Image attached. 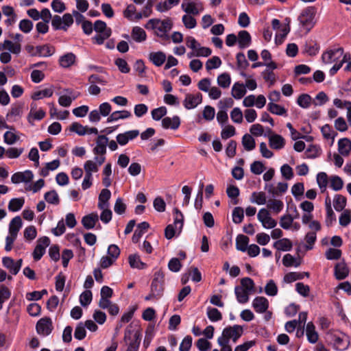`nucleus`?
I'll return each mask as SVG.
<instances>
[{
	"mask_svg": "<svg viewBox=\"0 0 351 351\" xmlns=\"http://www.w3.org/2000/svg\"><path fill=\"white\" fill-rule=\"evenodd\" d=\"M237 41L240 49L248 47L252 43V37L246 30H241L238 33Z\"/></svg>",
	"mask_w": 351,
	"mask_h": 351,
	"instance_id": "obj_17",
	"label": "nucleus"
},
{
	"mask_svg": "<svg viewBox=\"0 0 351 351\" xmlns=\"http://www.w3.org/2000/svg\"><path fill=\"white\" fill-rule=\"evenodd\" d=\"M53 91L51 88H45L42 90L35 92L32 98L34 100H38L43 97H50L53 95Z\"/></svg>",
	"mask_w": 351,
	"mask_h": 351,
	"instance_id": "obj_47",
	"label": "nucleus"
},
{
	"mask_svg": "<svg viewBox=\"0 0 351 351\" xmlns=\"http://www.w3.org/2000/svg\"><path fill=\"white\" fill-rule=\"evenodd\" d=\"M343 47L326 51L322 54V59L325 64H331L337 61L343 54Z\"/></svg>",
	"mask_w": 351,
	"mask_h": 351,
	"instance_id": "obj_7",
	"label": "nucleus"
},
{
	"mask_svg": "<svg viewBox=\"0 0 351 351\" xmlns=\"http://www.w3.org/2000/svg\"><path fill=\"white\" fill-rule=\"evenodd\" d=\"M317 13V8L314 6H308L302 10L298 16V21L300 26L308 32L315 26V19Z\"/></svg>",
	"mask_w": 351,
	"mask_h": 351,
	"instance_id": "obj_1",
	"label": "nucleus"
},
{
	"mask_svg": "<svg viewBox=\"0 0 351 351\" xmlns=\"http://www.w3.org/2000/svg\"><path fill=\"white\" fill-rule=\"evenodd\" d=\"M234 293L237 301L241 304H245L249 300V292L243 287L237 286L234 288Z\"/></svg>",
	"mask_w": 351,
	"mask_h": 351,
	"instance_id": "obj_30",
	"label": "nucleus"
},
{
	"mask_svg": "<svg viewBox=\"0 0 351 351\" xmlns=\"http://www.w3.org/2000/svg\"><path fill=\"white\" fill-rule=\"evenodd\" d=\"M167 59L166 54L162 51L151 52L149 54V60L155 66H162Z\"/></svg>",
	"mask_w": 351,
	"mask_h": 351,
	"instance_id": "obj_22",
	"label": "nucleus"
},
{
	"mask_svg": "<svg viewBox=\"0 0 351 351\" xmlns=\"http://www.w3.org/2000/svg\"><path fill=\"white\" fill-rule=\"evenodd\" d=\"M265 292L269 296H275L278 293V287L273 280H269L265 287Z\"/></svg>",
	"mask_w": 351,
	"mask_h": 351,
	"instance_id": "obj_48",
	"label": "nucleus"
},
{
	"mask_svg": "<svg viewBox=\"0 0 351 351\" xmlns=\"http://www.w3.org/2000/svg\"><path fill=\"white\" fill-rule=\"evenodd\" d=\"M11 291L5 285H0V310L3 308V303L11 296Z\"/></svg>",
	"mask_w": 351,
	"mask_h": 351,
	"instance_id": "obj_39",
	"label": "nucleus"
},
{
	"mask_svg": "<svg viewBox=\"0 0 351 351\" xmlns=\"http://www.w3.org/2000/svg\"><path fill=\"white\" fill-rule=\"evenodd\" d=\"M230 117L232 121L241 123L243 121V113L239 108H234L230 112Z\"/></svg>",
	"mask_w": 351,
	"mask_h": 351,
	"instance_id": "obj_62",
	"label": "nucleus"
},
{
	"mask_svg": "<svg viewBox=\"0 0 351 351\" xmlns=\"http://www.w3.org/2000/svg\"><path fill=\"white\" fill-rule=\"evenodd\" d=\"M246 93V89L243 84L237 82L232 88V95L236 99H241Z\"/></svg>",
	"mask_w": 351,
	"mask_h": 351,
	"instance_id": "obj_31",
	"label": "nucleus"
},
{
	"mask_svg": "<svg viewBox=\"0 0 351 351\" xmlns=\"http://www.w3.org/2000/svg\"><path fill=\"white\" fill-rule=\"evenodd\" d=\"M257 218L265 228H274L277 224L276 221L271 218L269 211L265 208H261L259 210Z\"/></svg>",
	"mask_w": 351,
	"mask_h": 351,
	"instance_id": "obj_9",
	"label": "nucleus"
},
{
	"mask_svg": "<svg viewBox=\"0 0 351 351\" xmlns=\"http://www.w3.org/2000/svg\"><path fill=\"white\" fill-rule=\"evenodd\" d=\"M269 144L272 149H281L285 145V140L281 135L274 134L269 137Z\"/></svg>",
	"mask_w": 351,
	"mask_h": 351,
	"instance_id": "obj_19",
	"label": "nucleus"
},
{
	"mask_svg": "<svg viewBox=\"0 0 351 351\" xmlns=\"http://www.w3.org/2000/svg\"><path fill=\"white\" fill-rule=\"evenodd\" d=\"M23 104L17 103L12 105L10 110L7 114V117H21L23 112Z\"/></svg>",
	"mask_w": 351,
	"mask_h": 351,
	"instance_id": "obj_52",
	"label": "nucleus"
},
{
	"mask_svg": "<svg viewBox=\"0 0 351 351\" xmlns=\"http://www.w3.org/2000/svg\"><path fill=\"white\" fill-rule=\"evenodd\" d=\"M86 331L83 322H80L75 330L74 337L77 340H82L86 337Z\"/></svg>",
	"mask_w": 351,
	"mask_h": 351,
	"instance_id": "obj_50",
	"label": "nucleus"
},
{
	"mask_svg": "<svg viewBox=\"0 0 351 351\" xmlns=\"http://www.w3.org/2000/svg\"><path fill=\"white\" fill-rule=\"evenodd\" d=\"M252 306L256 313H263L269 308V302L265 297L258 296L253 300Z\"/></svg>",
	"mask_w": 351,
	"mask_h": 351,
	"instance_id": "obj_13",
	"label": "nucleus"
},
{
	"mask_svg": "<svg viewBox=\"0 0 351 351\" xmlns=\"http://www.w3.org/2000/svg\"><path fill=\"white\" fill-rule=\"evenodd\" d=\"M128 261L132 268L143 269L147 267L146 263L141 261L140 256L137 254H130L128 257Z\"/></svg>",
	"mask_w": 351,
	"mask_h": 351,
	"instance_id": "obj_27",
	"label": "nucleus"
},
{
	"mask_svg": "<svg viewBox=\"0 0 351 351\" xmlns=\"http://www.w3.org/2000/svg\"><path fill=\"white\" fill-rule=\"evenodd\" d=\"M98 220V215L95 213H92L82 217V224L83 225L85 229L90 230L94 228Z\"/></svg>",
	"mask_w": 351,
	"mask_h": 351,
	"instance_id": "obj_18",
	"label": "nucleus"
},
{
	"mask_svg": "<svg viewBox=\"0 0 351 351\" xmlns=\"http://www.w3.org/2000/svg\"><path fill=\"white\" fill-rule=\"evenodd\" d=\"M56 51L55 47L49 45H38L36 47L35 52L32 53V56L49 57Z\"/></svg>",
	"mask_w": 351,
	"mask_h": 351,
	"instance_id": "obj_15",
	"label": "nucleus"
},
{
	"mask_svg": "<svg viewBox=\"0 0 351 351\" xmlns=\"http://www.w3.org/2000/svg\"><path fill=\"white\" fill-rule=\"evenodd\" d=\"M202 101V95L197 93L195 95L187 93L183 101V105L187 110L193 109L197 107Z\"/></svg>",
	"mask_w": 351,
	"mask_h": 351,
	"instance_id": "obj_10",
	"label": "nucleus"
},
{
	"mask_svg": "<svg viewBox=\"0 0 351 351\" xmlns=\"http://www.w3.org/2000/svg\"><path fill=\"white\" fill-rule=\"evenodd\" d=\"M349 274V269L345 262H340L335 267V276L337 280L346 278Z\"/></svg>",
	"mask_w": 351,
	"mask_h": 351,
	"instance_id": "obj_21",
	"label": "nucleus"
},
{
	"mask_svg": "<svg viewBox=\"0 0 351 351\" xmlns=\"http://www.w3.org/2000/svg\"><path fill=\"white\" fill-rule=\"evenodd\" d=\"M237 64L239 69L245 70L249 66V62L245 58V56L243 52H239L236 56Z\"/></svg>",
	"mask_w": 351,
	"mask_h": 351,
	"instance_id": "obj_49",
	"label": "nucleus"
},
{
	"mask_svg": "<svg viewBox=\"0 0 351 351\" xmlns=\"http://www.w3.org/2000/svg\"><path fill=\"white\" fill-rule=\"evenodd\" d=\"M343 182L342 179L337 176H334L330 178V187L335 191H338L343 188Z\"/></svg>",
	"mask_w": 351,
	"mask_h": 351,
	"instance_id": "obj_58",
	"label": "nucleus"
},
{
	"mask_svg": "<svg viewBox=\"0 0 351 351\" xmlns=\"http://www.w3.org/2000/svg\"><path fill=\"white\" fill-rule=\"evenodd\" d=\"M293 221V217L291 215H285L280 217V226L283 229L288 230L290 228Z\"/></svg>",
	"mask_w": 351,
	"mask_h": 351,
	"instance_id": "obj_59",
	"label": "nucleus"
},
{
	"mask_svg": "<svg viewBox=\"0 0 351 351\" xmlns=\"http://www.w3.org/2000/svg\"><path fill=\"white\" fill-rule=\"evenodd\" d=\"M131 116V112L126 110L115 111L110 114V116L107 119V122L110 123L112 121H118L119 119H128Z\"/></svg>",
	"mask_w": 351,
	"mask_h": 351,
	"instance_id": "obj_26",
	"label": "nucleus"
},
{
	"mask_svg": "<svg viewBox=\"0 0 351 351\" xmlns=\"http://www.w3.org/2000/svg\"><path fill=\"white\" fill-rule=\"evenodd\" d=\"M267 107L268 110L272 114L277 115H284L287 114V110L283 106L278 104L269 102Z\"/></svg>",
	"mask_w": 351,
	"mask_h": 351,
	"instance_id": "obj_42",
	"label": "nucleus"
},
{
	"mask_svg": "<svg viewBox=\"0 0 351 351\" xmlns=\"http://www.w3.org/2000/svg\"><path fill=\"white\" fill-rule=\"evenodd\" d=\"M25 203L23 198H13L8 204V209L12 212H16L21 209Z\"/></svg>",
	"mask_w": 351,
	"mask_h": 351,
	"instance_id": "obj_38",
	"label": "nucleus"
},
{
	"mask_svg": "<svg viewBox=\"0 0 351 351\" xmlns=\"http://www.w3.org/2000/svg\"><path fill=\"white\" fill-rule=\"evenodd\" d=\"M34 178L33 173L30 170H26L23 172L14 173L11 177V181L14 184L21 182L27 183L32 180Z\"/></svg>",
	"mask_w": 351,
	"mask_h": 351,
	"instance_id": "obj_12",
	"label": "nucleus"
},
{
	"mask_svg": "<svg viewBox=\"0 0 351 351\" xmlns=\"http://www.w3.org/2000/svg\"><path fill=\"white\" fill-rule=\"evenodd\" d=\"M330 337L333 341V348L337 351L346 350L350 346L349 337L345 334L338 336L335 334H330Z\"/></svg>",
	"mask_w": 351,
	"mask_h": 351,
	"instance_id": "obj_6",
	"label": "nucleus"
},
{
	"mask_svg": "<svg viewBox=\"0 0 351 351\" xmlns=\"http://www.w3.org/2000/svg\"><path fill=\"white\" fill-rule=\"evenodd\" d=\"M92 292L90 290H86L82 293L80 296V302L82 306H88L92 301Z\"/></svg>",
	"mask_w": 351,
	"mask_h": 351,
	"instance_id": "obj_56",
	"label": "nucleus"
},
{
	"mask_svg": "<svg viewBox=\"0 0 351 351\" xmlns=\"http://www.w3.org/2000/svg\"><path fill=\"white\" fill-rule=\"evenodd\" d=\"M164 278L165 276L162 272L157 271L154 274V278L151 284V292L154 295H156L160 298L164 291Z\"/></svg>",
	"mask_w": 351,
	"mask_h": 351,
	"instance_id": "obj_4",
	"label": "nucleus"
},
{
	"mask_svg": "<svg viewBox=\"0 0 351 351\" xmlns=\"http://www.w3.org/2000/svg\"><path fill=\"white\" fill-rule=\"evenodd\" d=\"M306 335L308 341L311 343H315L318 340V334L315 330V325L312 322L306 324Z\"/></svg>",
	"mask_w": 351,
	"mask_h": 351,
	"instance_id": "obj_25",
	"label": "nucleus"
},
{
	"mask_svg": "<svg viewBox=\"0 0 351 351\" xmlns=\"http://www.w3.org/2000/svg\"><path fill=\"white\" fill-rule=\"evenodd\" d=\"M108 143V138L106 135H99L96 141V147L93 149L95 154L104 155L106 152V145Z\"/></svg>",
	"mask_w": 351,
	"mask_h": 351,
	"instance_id": "obj_16",
	"label": "nucleus"
},
{
	"mask_svg": "<svg viewBox=\"0 0 351 351\" xmlns=\"http://www.w3.org/2000/svg\"><path fill=\"white\" fill-rule=\"evenodd\" d=\"M22 227V219L20 216L14 217L9 224V235L5 238V250L10 252L12 249V245L16 240L18 233Z\"/></svg>",
	"mask_w": 351,
	"mask_h": 351,
	"instance_id": "obj_2",
	"label": "nucleus"
},
{
	"mask_svg": "<svg viewBox=\"0 0 351 351\" xmlns=\"http://www.w3.org/2000/svg\"><path fill=\"white\" fill-rule=\"evenodd\" d=\"M207 315L211 322H218L222 319L221 312L215 308H208Z\"/></svg>",
	"mask_w": 351,
	"mask_h": 351,
	"instance_id": "obj_46",
	"label": "nucleus"
},
{
	"mask_svg": "<svg viewBox=\"0 0 351 351\" xmlns=\"http://www.w3.org/2000/svg\"><path fill=\"white\" fill-rule=\"evenodd\" d=\"M274 247L278 250L289 251L292 248V243L288 239H282L276 241Z\"/></svg>",
	"mask_w": 351,
	"mask_h": 351,
	"instance_id": "obj_36",
	"label": "nucleus"
},
{
	"mask_svg": "<svg viewBox=\"0 0 351 351\" xmlns=\"http://www.w3.org/2000/svg\"><path fill=\"white\" fill-rule=\"evenodd\" d=\"M317 182L322 190V192H323L328 184V176L324 172H320L317 175Z\"/></svg>",
	"mask_w": 351,
	"mask_h": 351,
	"instance_id": "obj_55",
	"label": "nucleus"
},
{
	"mask_svg": "<svg viewBox=\"0 0 351 351\" xmlns=\"http://www.w3.org/2000/svg\"><path fill=\"white\" fill-rule=\"evenodd\" d=\"M53 328L51 319L49 317H45L40 319L36 326L38 334L43 336H47L51 334Z\"/></svg>",
	"mask_w": 351,
	"mask_h": 351,
	"instance_id": "obj_5",
	"label": "nucleus"
},
{
	"mask_svg": "<svg viewBox=\"0 0 351 351\" xmlns=\"http://www.w3.org/2000/svg\"><path fill=\"white\" fill-rule=\"evenodd\" d=\"M312 98L308 94H301L297 99V104L303 108H307L311 104Z\"/></svg>",
	"mask_w": 351,
	"mask_h": 351,
	"instance_id": "obj_44",
	"label": "nucleus"
},
{
	"mask_svg": "<svg viewBox=\"0 0 351 351\" xmlns=\"http://www.w3.org/2000/svg\"><path fill=\"white\" fill-rule=\"evenodd\" d=\"M244 218V210L243 208L237 206L233 209L232 211V221L234 223H241Z\"/></svg>",
	"mask_w": 351,
	"mask_h": 351,
	"instance_id": "obj_43",
	"label": "nucleus"
},
{
	"mask_svg": "<svg viewBox=\"0 0 351 351\" xmlns=\"http://www.w3.org/2000/svg\"><path fill=\"white\" fill-rule=\"evenodd\" d=\"M347 199L341 195H335L333 199V206L335 209L338 211H342L346 206Z\"/></svg>",
	"mask_w": 351,
	"mask_h": 351,
	"instance_id": "obj_35",
	"label": "nucleus"
},
{
	"mask_svg": "<svg viewBox=\"0 0 351 351\" xmlns=\"http://www.w3.org/2000/svg\"><path fill=\"white\" fill-rule=\"evenodd\" d=\"M167 110L165 106L155 108L152 111V119L156 121H159L167 114Z\"/></svg>",
	"mask_w": 351,
	"mask_h": 351,
	"instance_id": "obj_57",
	"label": "nucleus"
},
{
	"mask_svg": "<svg viewBox=\"0 0 351 351\" xmlns=\"http://www.w3.org/2000/svg\"><path fill=\"white\" fill-rule=\"evenodd\" d=\"M19 27L21 31L27 34L32 31L33 28V23L29 19H23L20 21Z\"/></svg>",
	"mask_w": 351,
	"mask_h": 351,
	"instance_id": "obj_60",
	"label": "nucleus"
},
{
	"mask_svg": "<svg viewBox=\"0 0 351 351\" xmlns=\"http://www.w3.org/2000/svg\"><path fill=\"white\" fill-rule=\"evenodd\" d=\"M338 151L342 156H348L351 151V141L347 138L340 139L338 142Z\"/></svg>",
	"mask_w": 351,
	"mask_h": 351,
	"instance_id": "obj_24",
	"label": "nucleus"
},
{
	"mask_svg": "<svg viewBox=\"0 0 351 351\" xmlns=\"http://www.w3.org/2000/svg\"><path fill=\"white\" fill-rule=\"evenodd\" d=\"M243 330V327L239 325L228 326L223 329V335L227 336L229 339H232L234 342H236L241 337Z\"/></svg>",
	"mask_w": 351,
	"mask_h": 351,
	"instance_id": "obj_11",
	"label": "nucleus"
},
{
	"mask_svg": "<svg viewBox=\"0 0 351 351\" xmlns=\"http://www.w3.org/2000/svg\"><path fill=\"white\" fill-rule=\"evenodd\" d=\"M319 50V45L315 40H310L306 42L304 46V51L309 56H315Z\"/></svg>",
	"mask_w": 351,
	"mask_h": 351,
	"instance_id": "obj_28",
	"label": "nucleus"
},
{
	"mask_svg": "<svg viewBox=\"0 0 351 351\" xmlns=\"http://www.w3.org/2000/svg\"><path fill=\"white\" fill-rule=\"evenodd\" d=\"M242 145L245 150L251 151L256 147L255 140L251 135L245 134L242 138Z\"/></svg>",
	"mask_w": 351,
	"mask_h": 351,
	"instance_id": "obj_37",
	"label": "nucleus"
},
{
	"mask_svg": "<svg viewBox=\"0 0 351 351\" xmlns=\"http://www.w3.org/2000/svg\"><path fill=\"white\" fill-rule=\"evenodd\" d=\"M45 199L49 204L58 205L60 204V198L58 193L55 190H51L45 193L44 195Z\"/></svg>",
	"mask_w": 351,
	"mask_h": 351,
	"instance_id": "obj_40",
	"label": "nucleus"
},
{
	"mask_svg": "<svg viewBox=\"0 0 351 351\" xmlns=\"http://www.w3.org/2000/svg\"><path fill=\"white\" fill-rule=\"evenodd\" d=\"M221 64V60L218 56H213L206 62V69L209 71L219 68Z\"/></svg>",
	"mask_w": 351,
	"mask_h": 351,
	"instance_id": "obj_53",
	"label": "nucleus"
},
{
	"mask_svg": "<svg viewBox=\"0 0 351 351\" xmlns=\"http://www.w3.org/2000/svg\"><path fill=\"white\" fill-rule=\"evenodd\" d=\"M134 339L130 343L126 351H138L141 342L140 335L138 332L134 334Z\"/></svg>",
	"mask_w": 351,
	"mask_h": 351,
	"instance_id": "obj_61",
	"label": "nucleus"
},
{
	"mask_svg": "<svg viewBox=\"0 0 351 351\" xmlns=\"http://www.w3.org/2000/svg\"><path fill=\"white\" fill-rule=\"evenodd\" d=\"M131 36L132 39L137 43H142L146 40L147 35L145 31L138 26L134 27L132 30Z\"/></svg>",
	"mask_w": 351,
	"mask_h": 351,
	"instance_id": "obj_29",
	"label": "nucleus"
},
{
	"mask_svg": "<svg viewBox=\"0 0 351 351\" xmlns=\"http://www.w3.org/2000/svg\"><path fill=\"white\" fill-rule=\"evenodd\" d=\"M180 125V119L178 116H174L173 118L169 117H165L162 120V126L165 129L171 128L177 130Z\"/></svg>",
	"mask_w": 351,
	"mask_h": 351,
	"instance_id": "obj_20",
	"label": "nucleus"
},
{
	"mask_svg": "<svg viewBox=\"0 0 351 351\" xmlns=\"http://www.w3.org/2000/svg\"><path fill=\"white\" fill-rule=\"evenodd\" d=\"M250 239L243 234H239L236 239V247L238 250L245 252L247 249V245Z\"/></svg>",
	"mask_w": 351,
	"mask_h": 351,
	"instance_id": "obj_33",
	"label": "nucleus"
},
{
	"mask_svg": "<svg viewBox=\"0 0 351 351\" xmlns=\"http://www.w3.org/2000/svg\"><path fill=\"white\" fill-rule=\"evenodd\" d=\"M75 58L73 53H67L60 58V64L64 68H68L74 64Z\"/></svg>",
	"mask_w": 351,
	"mask_h": 351,
	"instance_id": "obj_32",
	"label": "nucleus"
},
{
	"mask_svg": "<svg viewBox=\"0 0 351 351\" xmlns=\"http://www.w3.org/2000/svg\"><path fill=\"white\" fill-rule=\"evenodd\" d=\"M193 339L191 336H186L180 345V351H189L192 346Z\"/></svg>",
	"mask_w": 351,
	"mask_h": 351,
	"instance_id": "obj_64",
	"label": "nucleus"
},
{
	"mask_svg": "<svg viewBox=\"0 0 351 351\" xmlns=\"http://www.w3.org/2000/svg\"><path fill=\"white\" fill-rule=\"evenodd\" d=\"M351 222V211L344 210L343 213L339 217V223L342 226H347Z\"/></svg>",
	"mask_w": 351,
	"mask_h": 351,
	"instance_id": "obj_63",
	"label": "nucleus"
},
{
	"mask_svg": "<svg viewBox=\"0 0 351 351\" xmlns=\"http://www.w3.org/2000/svg\"><path fill=\"white\" fill-rule=\"evenodd\" d=\"M284 204L281 200L270 199L267 201V206L276 213L280 212L283 208Z\"/></svg>",
	"mask_w": 351,
	"mask_h": 351,
	"instance_id": "obj_41",
	"label": "nucleus"
},
{
	"mask_svg": "<svg viewBox=\"0 0 351 351\" xmlns=\"http://www.w3.org/2000/svg\"><path fill=\"white\" fill-rule=\"evenodd\" d=\"M182 9L188 14L197 15L203 10L202 3L199 1L191 0H183L181 5Z\"/></svg>",
	"mask_w": 351,
	"mask_h": 351,
	"instance_id": "obj_8",
	"label": "nucleus"
},
{
	"mask_svg": "<svg viewBox=\"0 0 351 351\" xmlns=\"http://www.w3.org/2000/svg\"><path fill=\"white\" fill-rule=\"evenodd\" d=\"M94 30L98 34L93 38V40L97 45H102L105 40L108 39L112 34L111 29L108 27L106 23L101 20H97L95 22Z\"/></svg>",
	"mask_w": 351,
	"mask_h": 351,
	"instance_id": "obj_3",
	"label": "nucleus"
},
{
	"mask_svg": "<svg viewBox=\"0 0 351 351\" xmlns=\"http://www.w3.org/2000/svg\"><path fill=\"white\" fill-rule=\"evenodd\" d=\"M226 193H227L228 196L230 198L234 199V202H233L234 204H238L237 197L239 195V193H240L239 188L236 186L230 185V186H228V188L226 189Z\"/></svg>",
	"mask_w": 351,
	"mask_h": 351,
	"instance_id": "obj_51",
	"label": "nucleus"
},
{
	"mask_svg": "<svg viewBox=\"0 0 351 351\" xmlns=\"http://www.w3.org/2000/svg\"><path fill=\"white\" fill-rule=\"evenodd\" d=\"M304 276L309 277L308 272H289L284 277V281L287 283L293 282L298 280H301L304 278Z\"/></svg>",
	"mask_w": 351,
	"mask_h": 351,
	"instance_id": "obj_34",
	"label": "nucleus"
},
{
	"mask_svg": "<svg viewBox=\"0 0 351 351\" xmlns=\"http://www.w3.org/2000/svg\"><path fill=\"white\" fill-rule=\"evenodd\" d=\"M149 228V223L146 221H143L137 225V228L134 231V233L132 236V241L134 243H137L141 237Z\"/></svg>",
	"mask_w": 351,
	"mask_h": 351,
	"instance_id": "obj_23",
	"label": "nucleus"
},
{
	"mask_svg": "<svg viewBox=\"0 0 351 351\" xmlns=\"http://www.w3.org/2000/svg\"><path fill=\"white\" fill-rule=\"evenodd\" d=\"M172 28V23L170 20H163L161 21L160 25H158L156 34L158 36L162 38L164 40H168L169 38L167 35V32H169Z\"/></svg>",
	"mask_w": 351,
	"mask_h": 351,
	"instance_id": "obj_14",
	"label": "nucleus"
},
{
	"mask_svg": "<svg viewBox=\"0 0 351 351\" xmlns=\"http://www.w3.org/2000/svg\"><path fill=\"white\" fill-rule=\"evenodd\" d=\"M252 202H255L258 205H263L267 202L265 193L263 192H254L252 194Z\"/></svg>",
	"mask_w": 351,
	"mask_h": 351,
	"instance_id": "obj_54",
	"label": "nucleus"
},
{
	"mask_svg": "<svg viewBox=\"0 0 351 351\" xmlns=\"http://www.w3.org/2000/svg\"><path fill=\"white\" fill-rule=\"evenodd\" d=\"M231 83V78L228 73H224L219 75L217 77V84L219 86L226 88H228Z\"/></svg>",
	"mask_w": 351,
	"mask_h": 351,
	"instance_id": "obj_45",
	"label": "nucleus"
}]
</instances>
